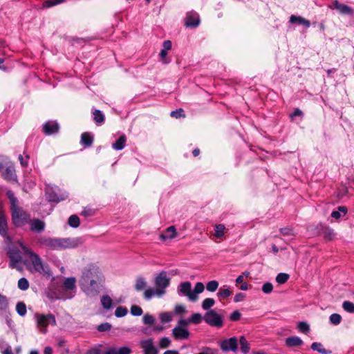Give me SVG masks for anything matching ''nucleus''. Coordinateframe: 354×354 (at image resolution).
I'll return each instance as SVG.
<instances>
[{
  "label": "nucleus",
  "mask_w": 354,
  "mask_h": 354,
  "mask_svg": "<svg viewBox=\"0 0 354 354\" xmlns=\"http://www.w3.org/2000/svg\"><path fill=\"white\" fill-rule=\"evenodd\" d=\"M185 312V308L182 305H176L175 307V313L181 314Z\"/></svg>",
  "instance_id": "69168bd1"
},
{
  "label": "nucleus",
  "mask_w": 354,
  "mask_h": 354,
  "mask_svg": "<svg viewBox=\"0 0 354 354\" xmlns=\"http://www.w3.org/2000/svg\"><path fill=\"white\" fill-rule=\"evenodd\" d=\"M93 114V119L97 124H102L104 122L105 117L102 111L98 109H95Z\"/></svg>",
  "instance_id": "2f4dec72"
},
{
  "label": "nucleus",
  "mask_w": 354,
  "mask_h": 354,
  "mask_svg": "<svg viewBox=\"0 0 354 354\" xmlns=\"http://www.w3.org/2000/svg\"><path fill=\"white\" fill-rule=\"evenodd\" d=\"M128 313V310L126 307L123 306H118L115 311V315L117 317H124Z\"/></svg>",
  "instance_id": "de8ad7c7"
},
{
  "label": "nucleus",
  "mask_w": 354,
  "mask_h": 354,
  "mask_svg": "<svg viewBox=\"0 0 354 354\" xmlns=\"http://www.w3.org/2000/svg\"><path fill=\"white\" fill-rule=\"evenodd\" d=\"M200 24V17L197 12L192 11L187 13L185 25L187 27L196 28Z\"/></svg>",
  "instance_id": "4468645a"
},
{
  "label": "nucleus",
  "mask_w": 354,
  "mask_h": 354,
  "mask_svg": "<svg viewBox=\"0 0 354 354\" xmlns=\"http://www.w3.org/2000/svg\"><path fill=\"white\" fill-rule=\"evenodd\" d=\"M222 351L225 353L234 352L236 353L239 347V341L236 337L223 339L218 343Z\"/></svg>",
  "instance_id": "0eeeda50"
},
{
  "label": "nucleus",
  "mask_w": 354,
  "mask_h": 354,
  "mask_svg": "<svg viewBox=\"0 0 354 354\" xmlns=\"http://www.w3.org/2000/svg\"><path fill=\"white\" fill-rule=\"evenodd\" d=\"M142 322L145 325L151 326L155 322V318L153 315L147 313L142 317Z\"/></svg>",
  "instance_id": "c03bdc74"
},
{
  "label": "nucleus",
  "mask_w": 354,
  "mask_h": 354,
  "mask_svg": "<svg viewBox=\"0 0 354 354\" xmlns=\"http://www.w3.org/2000/svg\"><path fill=\"white\" fill-rule=\"evenodd\" d=\"M303 340L297 336H291L286 339V344L288 347H298L303 345Z\"/></svg>",
  "instance_id": "5701e85b"
},
{
  "label": "nucleus",
  "mask_w": 354,
  "mask_h": 354,
  "mask_svg": "<svg viewBox=\"0 0 354 354\" xmlns=\"http://www.w3.org/2000/svg\"><path fill=\"white\" fill-rule=\"evenodd\" d=\"M46 196L50 202L59 203L66 200L68 194L66 192H62L58 187H55V189L47 187L46 189Z\"/></svg>",
  "instance_id": "423d86ee"
},
{
  "label": "nucleus",
  "mask_w": 354,
  "mask_h": 354,
  "mask_svg": "<svg viewBox=\"0 0 354 354\" xmlns=\"http://www.w3.org/2000/svg\"><path fill=\"white\" fill-rule=\"evenodd\" d=\"M225 226L223 224H217L214 226V236L218 238H222L225 234Z\"/></svg>",
  "instance_id": "c9c22d12"
},
{
  "label": "nucleus",
  "mask_w": 354,
  "mask_h": 354,
  "mask_svg": "<svg viewBox=\"0 0 354 354\" xmlns=\"http://www.w3.org/2000/svg\"><path fill=\"white\" fill-rule=\"evenodd\" d=\"M36 321L38 326L41 328H46L49 324L53 326L56 325L55 317L52 314L48 315H35Z\"/></svg>",
  "instance_id": "9b49d317"
},
{
  "label": "nucleus",
  "mask_w": 354,
  "mask_h": 354,
  "mask_svg": "<svg viewBox=\"0 0 354 354\" xmlns=\"http://www.w3.org/2000/svg\"><path fill=\"white\" fill-rule=\"evenodd\" d=\"M65 0H47L44 3V7L50 8L57 4L64 3Z\"/></svg>",
  "instance_id": "603ef678"
},
{
  "label": "nucleus",
  "mask_w": 354,
  "mask_h": 354,
  "mask_svg": "<svg viewBox=\"0 0 354 354\" xmlns=\"http://www.w3.org/2000/svg\"><path fill=\"white\" fill-rule=\"evenodd\" d=\"M184 111L182 109H177L176 111H173L171 112L170 115L173 118H184Z\"/></svg>",
  "instance_id": "13d9d810"
},
{
  "label": "nucleus",
  "mask_w": 354,
  "mask_h": 354,
  "mask_svg": "<svg viewBox=\"0 0 354 354\" xmlns=\"http://www.w3.org/2000/svg\"><path fill=\"white\" fill-rule=\"evenodd\" d=\"M297 328L303 333H307L310 330V326L306 322H299L297 324Z\"/></svg>",
  "instance_id": "3c124183"
},
{
  "label": "nucleus",
  "mask_w": 354,
  "mask_h": 354,
  "mask_svg": "<svg viewBox=\"0 0 354 354\" xmlns=\"http://www.w3.org/2000/svg\"><path fill=\"white\" fill-rule=\"evenodd\" d=\"M177 292L180 296H186L190 301L192 295V284L189 281L182 282L178 286Z\"/></svg>",
  "instance_id": "f3484780"
},
{
  "label": "nucleus",
  "mask_w": 354,
  "mask_h": 354,
  "mask_svg": "<svg viewBox=\"0 0 354 354\" xmlns=\"http://www.w3.org/2000/svg\"><path fill=\"white\" fill-rule=\"evenodd\" d=\"M171 46H172L171 41L170 40H165L163 41L162 50L168 51L171 49Z\"/></svg>",
  "instance_id": "680f3d73"
},
{
  "label": "nucleus",
  "mask_w": 354,
  "mask_h": 354,
  "mask_svg": "<svg viewBox=\"0 0 354 354\" xmlns=\"http://www.w3.org/2000/svg\"><path fill=\"white\" fill-rule=\"evenodd\" d=\"M202 321V316L199 313L193 314L189 318V322L194 324H199Z\"/></svg>",
  "instance_id": "5fc2aeb1"
},
{
  "label": "nucleus",
  "mask_w": 354,
  "mask_h": 354,
  "mask_svg": "<svg viewBox=\"0 0 354 354\" xmlns=\"http://www.w3.org/2000/svg\"><path fill=\"white\" fill-rule=\"evenodd\" d=\"M3 178L7 181L17 182V176L15 172V165L11 162L3 164V167L0 169Z\"/></svg>",
  "instance_id": "6e6552de"
},
{
  "label": "nucleus",
  "mask_w": 354,
  "mask_h": 354,
  "mask_svg": "<svg viewBox=\"0 0 354 354\" xmlns=\"http://www.w3.org/2000/svg\"><path fill=\"white\" fill-rule=\"evenodd\" d=\"M147 286V281L145 279L142 277H139L136 279V283L134 285V288L137 291L143 290Z\"/></svg>",
  "instance_id": "7c9ffc66"
},
{
  "label": "nucleus",
  "mask_w": 354,
  "mask_h": 354,
  "mask_svg": "<svg viewBox=\"0 0 354 354\" xmlns=\"http://www.w3.org/2000/svg\"><path fill=\"white\" fill-rule=\"evenodd\" d=\"M342 316L338 313H333L329 317V322L334 326L339 325L342 322Z\"/></svg>",
  "instance_id": "4c0bfd02"
},
{
  "label": "nucleus",
  "mask_w": 354,
  "mask_h": 354,
  "mask_svg": "<svg viewBox=\"0 0 354 354\" xmlns=\"http://www.w3.org/2000/svg\"><path fill=\"white\" fill-rule=\"evenodd\" d=\"M342 308L345 311L349 313H354V304L349 301H344L342 304Z\"/></svg>",
  "instance_id": "49530a36"
},
{
  "label": "nucleus",
  "mask_w": 354,
  "mask_h": 354,
  "mask_svg": "<svg viewBox=\"0 0 354 354\" xmlns=\"http://www.w3.org/2000/svg\"><path fill=\"white\" fill-rule=\"evenodd\" d=\"M167 51H165V50H161L159 54V57L162 62L165 64H169L170 62V60L167 58Z\"/></svg>",
  "instance_id": "bf43d9fd"
},
{
  "label": "nucleus",
  "mask_w": 354,
  "mask_h": 354,
  "mask_svg": "<svg viewBox=\"0 0 354 354\" xmlns=\"http://www.w3.org/2000/svg\"><path fill=\"white\" fill-rule=\"evenodd\" d=\"M215 304V301L212 298H207L203 300L202 303V308L204 310H209L210 308H212Z\"/></svg>",
  "instance_id": "a19ab883"
},
{
  "label": "nucleus",
  "mask_w": 354,
  "mask_h": 354,
  "mask_svg": "<svg viewBox=\"0 0 354 354\" xmlns=\"http://www.w3.org/2000/svg\"><path fill=\"white\" fill-rule=\"evenodd\" d=\"M347 213V208L345 206H339L338 210L333 211L331 216L335 219H338Z\"/></svg>",
  "instance_id": "473e14b6"
},
{
  "label": "nucleus",
  "mask_w": 354,
  "mask_h": 354,
  "mask_svg": "<svg viewBox=\"0 0 354 354\" xmlns=\"http://www.w3.org/2000/svg\"><path fill=\"white\" fill-rule=\"evenodd\" d=\"M204 320L212 326L220 328L223 325L222 317L214 310H209L205 313Z\"/></svg>",
  "instance_id": "9d476101"
},
{
  "label": "nucleus",
  "mask_w": 354,
  "mask_h": 354,
  "mask_svg": "<svg viewBox=\"0 0 354 354\" xmlns=\"http://www.w3.org/2000/svg\"><path fill=\"white\" fill-rule=\"evenodd\" d=\"M104 279L100 268L94 265L86 267L80 279L82 290L89 297L96 296L101 290Z\"/></svg>",
  "instance_id": "f257e3e1"
},
{
  "label": "nucleus",
  "mask_w": 354,
  "mask_h": 354,
  "mask_svg": "<svg viewBox=\"0 0 354 354\" xmlns=\"http://www.w3.org/2000/svg\"><path fill=\"white\" fill-rule=\"evenodd\" d=\"M310 348L312 350L315 351H317L318 353L321 354H331L332 352L330 350H326L323 347V345L320 342H313Z\"/></svg>",
  "instance_id": "cd10ccee"
},
{
  "label": "nucleus",
  "mask_w": 354,
  "mask_h": 354,
  "mask_svg": "<svg viewBox=\"0 0 354 354\" xmlns=\"http://www.w3.org/2000/svg\"><path fill=\"white\" fill-rule=\"evenodd\" d=\"M218 287V282L215 280H212L209 281L206 285L207 290L209 292H214L217 290Z\"/></svg>",
  "instance_id": "8fccbe9b"
},
{
  "label": "nucleus",
  "mask_w": 354,
  "mask_h": 354,
  "mask_svg": "<svg viewBox=\"0 0 354 354\" xmlns=\"http://www.w3.org/2000/svg\"><path fill=\"white\" fill-rule=\"evenodd\" d=\"M189 319L187 320L185 319H181L178 322V324L176 326H180L181 327H186L189 324Z\"/></svg>",
  "instance_id": "338daca9"
},
{
  "label": "nucleus",
  "mask_w": 354,
  "mask_h": 354,
  "mask_svg": "<svg viewBox=\"0 0 354 354\" xmlns=\"http://www.w3.org/2000/svg\"><path fill=\"white\" fill-rule=\"evenodd\" d=\"M30 224V231L36 233L42 232L45 229V223L39 218L30 219L28 223Z\"/></svg>",
  "instance_id": "a211bd4d"
},
{
  "label": "nucleus",
  "mask_w": 354,
  "mask_h": 354,
  "mask_svg": "<svg viewBox=\"0 0 354 354\" xmlns=\"http://www.w3.org/2000/svg\"><path fill=\"white\" fill-rule=\"evenodd\" d=\"M59 126L56 121H48L43 125V131L47 136L55 134L59 131Z\"/></svg>",
  "instance_id": "dca6fc26"
},
{
  "label": "nucleus",
  "mask_w": 354,
  "mask_h": 354,
  "mask_svg": "<svg viewBox=\"0 0 354 354\" xmlns=\"http://www.w3.org/2000/svg\"><path fill=\"white\" fill-rule=\"evenodd\" d=\"M7 254L10 260V267L18 268L19 264L21 262V255L19 249L15 245H10L8 248Z\"/></svg>",
  "instance_id": "1a4fd4ad"
},
{
  "label": "nucleus",
  "mask_w": 354,
  "mask_h": 354,
  "mask_svg": "<svg viewBox=\"0 0 354 354\" xmlns=\"http://www.w3.org/2000/svg\"><path fill=\"white\" fill-rule=\"evenodd\" d=\"M0 313L5 315L7 324L10 325L11 319L9 318L8 301L6 297L0 294Z\"/></svg>",
  "instance_id": "6ab92c4d"
},
{
  "label": "nucleus",
  "mask_w": 354,
  "mask_h": 354,
  "mask_svg": "<svg viewBox=\"0 0 354 354\" xmlns=\"http://www.w3.org/2000/svg\"><path fill=\"white\" fill-rule=\"evenodd\" d=\"M132 350L129 346H122L120 348L111 347L109 348L104 354H131Z\"/></svg>",
  "instance_id": "412c9836"
},
{
  "label": "nucleus",
  "mask_w": 354,
  "mask_h": 354,
  "mask_svg": "<svg viewBox=\"0 0 354 354\" xmlns=\"http://www.w3.org/2000/svg\"><path fill=\"white\" fill-rule=\"evenodd\" d=\"M75 282L74 277H68L64 281V287L66 290H73L75 289Z\"/></svg>",
  "instance_id": "f704fd0d"
},
{
  "label": "nucleus",
  "mask_w": 354,
  "mask_h": 354,
  "mask_svg": "<svg viewBox=\"0 0 354 354\" xmlns=\"http://www.w3.org/2000/svg\"><path fill=\"white\" fill-rule=\"evenodd\" d=\"M240 346L241 351L243 354H247L250 350V344L244 336H241L239 340H238Z\"/></svg>",
  "instance_id": "c756f323"
},
{
  "label": "nucleus",
  "mask_w": 354,
  "mask_h": 354,
  "mask_svg": "<svg viewBox=\"0 0 354 354\" xmlns=\"http://www.w3.org/2000/svg\"><path fill=\"white\" fill-rule=\"evenodd\" d=\"M6 196L10 203V212L13 225L16 227L24 226L30 221V214L19 205L18 199L12 191L8 190L6 192Z\"/></svg>",
  "instance_id": "7ed1b4c3"
},
{
  "label": "nucleus",
  "mask_w": 354,
  "mask_h": 354,
  "mask_svg": "<svg viewBox=\"0 0 354 354\" xmlns=\"http://www.w3.org/2000/svg\"><path fill=\"white\" fill-rule=\"evenodd\" d=\"M322 234L324 238L328 241L333 240L335 236V233L334 230L327 226H325L322 228Z\"/></svg>",
  "instance_id": "c85d7f7f"
},
{
  "label": "nucleus",
  "mask_w": 354,
  "mask_h": 354,
  "mask_svg": "<svg viewBox=\"0 0 354 354\" xmlns=\"http://www.w3.org/2000/svg\"><path fill=\"white\" fill-rule=\"evenodd\" d=\"M245 297V295L243 293L239 292L237 293L234 298V301L235 302H239L241 301Z\"/></svg>",
  "instance_id": "774afa93"
},
{
  "label": "nucleus",
  "mask_w": 354,
  "mask_h": 354,
  "mask_svg": "<svg viewBox=\"0 0 354 354\" xmlns=\"http://www.w3.org/2000/svg\"><path fill=\"white\" fill-rule=\"evenodd\" d=\"M38 243L50 250H62L73 249L81 244L80 238H52L46 236L38 239Z\"/></svg>",
  "instance_id": "f03ea898"
},
{
  "label": "nucleus",
  "mask_w": 354,
  "mask_h": 354,
  "mask_svg": "<svg viewBox=\"0 0 354 354\" xmlns=\"http://www.w3.org/2000/svg\"><path fill=\"white\" fill-rule=\"evenodd\" d=\"M289 279V274L286 273H279L276 277V281L279 284H283L285 283Z\"/></svg>",
  "instance_id": "79ce46f5"
},
{
  "label": "nucleus",
  "mask_w": 354,
  "mask_h": 354,
  "mask_svg": "<svg viewBox=\"0 0 354 354\" xmlns=\"http://www.w3.org/2000/svg\"><path fill=\"white\" fill-rule=\"evenodd\" d=\"M273 290V286L270 282L265 283L262 286V291L266 294L270 293Z\"/></svg>",
  "instance_id": "4d7b16f0"
},
{
  "label": "nucleus",
  "mask_w": 354,
  "mask_h": 354,
  "mask_svg": "<svg viewBox=\"0 0 354 354\" xmlns=\"http://www.w3.org/2000/svg\"><path fill=\"white\" fill-rule=\"evenodd\" d=\"M177 236L176 229L175 226L171 225L168 227L164 232L160 235V239L165 241L168 239H172Z\"/></svg>",
  "instance_id": "aec40b11"
},
{
  "label": "nucleus",
  "mask_w": 354,
  "mask_h": 354,
  "mask_svg": "<svg viewBox=\"0 0 354 354\" xmlns=\"http://www.w3.org/2000/svg\"><path fill=\"white\" fill-rule=\"evenodd\" d=\"M18 288L21 290H28L29 288L28 281L24 277L19 279L18 281Z\"/></svg>",
  "instance_id": "a18cd8bd"
},
{
  "label": "nucleus",
  "mask_w": 354,
  "mask_h": 354,
  "mask_svg": "<svg viewBox=\"0 0 354 354\" xmlns=\"http://www.w3.org/2000/svg\"><path fill=\"white\" fill-rule=\"evenodd\" d=\"M170 344L171 340L167 337L160 338L159 341V346L162 348H167L170 346Z\"/></svg>",
  "instance_id": "864d4df0"
},
{
  "label": "nucleus",
  "mask_w": 354,
  "mask_h": 354,
  "mask_svg": "<svg viewBox=\"0 0 354 354\" xmlns=\"http://www.w3.org/2000/svg\"><path fill=\"white\" fill-rule=\"evenodd\" d=\"M17 243L23 252L29 257L33 266V268L36 272L44 275H50L48 266L46 263H43L41 259L38 254H35L32 250L27 248L22 242L18 241Z\"/></svg>",
  "instance_id": "39448f33"
},
{
  "label": "nucleus",
  "mask_w": 354,
  "mask_h": 354,
  "mask_svg": "<svg viewBox=\"0 0 354 354\" xmlns=\"http://www.w3.org/2000/svg\"><path fill=\"white\" fill-rule=\"evenodd\" d=\"M156 289L147 288L144 292V298L150 300L153 296L161 297L166 293V288L170 284V279L165 271L160 272L154 279Z\"/></svg>",
  "instance_id": "20e7f679"
},
{
  "label": "nucleus",
  "mask_w": 354,
  "mask_h": 354,
  "mask_svg": "<svg viewBox=\"0 0 354 354\" xmlns=\"http://www.w3.org/2000/svg\"><path fill=\"white\" fill-rule=\"evenodd\" d=\"M93 142V136L88 132H84L81 136V144L85 147H91Z\"/></svg>",
  "instance_id": "bb28decb"
},
{
  "label": "nucleus",
  "mask_w": 354,
  "mask_h": 354,
  "mask_svg": "<svg viewBox=\"0 0 354 354\" xmlns=\"http://www.w3.org/2000/svg\"><path fill=\"white\" fill-rule=\"evenodd\" d=\"M334 8L338 10L340 13L344 15H352L353 10L351 7L347 5L339 3L338 1H335L333 2Z\"/></svg>",
  "instance_id": "b1692460"
},
{
  "label": "nucleus",
  "mask_w": 354,
  "mask_h": 354,
  "mask_svg": "<svg viewBox=\"0 0 354 354\" xmlns=\"http://www.w3.org/2000/svg\"><path fill=\"white\" fill-rule=\"evenodd\" d=\"M111 328V325L109 323L101 324L97 326V330L100 332L109 331Z\"/></svg>",
  "instance_id": "052dcab7"
},
{
  "label": "nucleus",
  "mask_w": 354,
  "mask_h": 354,
  "mask_svg": "<svg viewBox=\"0 0 354 354\" xmlns=\"http://www.w3.org/2000/svg\"><path fill=\"white\" fill-rule=\"evenodd\" d=\"M30 157L28 155H26V157H23L22 155H19L18 156V159L20 162V164L23 167H27L28 165V160H29Z\"/></svg>",
  "instance_id": "6e6d98bb"
},
{
  "label": "nucleus",
  "mask_w": 354,
  "mask_h": 354,
  "mask_svg": "<svg viewBox=\"0 0 354 354\" xmlns=\"http://www.w3.org/2000/svg\"><path fill=\"white\" fill-rule=\"evenodd\" d=\"M205 286L203 283L197 282L195 284L194 290H192V295H190V301H196L198 299V294L202 293L204 291Z\"/></svg>",
  "instance_id": "4be33fe9"
},
{
  "label": "nucleus",
  "mask_w": 354,
  "mask_h": 354,
  "mask_svg": "<svg viewBox=\"0 0 354 354\" xmlns=\"http://www.w3.org/2000/svg\"><path fill=\"white\" fill-rule=\"evenodd\" d=\"M126 141V136L124 135H122L121 136L119 137L118 139H117V140L114 143H113V149L117 151L123 149L125 147Z\"/></svg>",
  "instance_id": "a878e982"
},
{
  "label": "nucleus",
  "mask_w": 354,
  "mask_h": 354,
  "mask_svg": "<svg viewBox=\"0 0 354 354\" xmlns=\"http://www.w3.org/2000/svg\"><path fill=\"white\" fill-rule=\"evenodd\" d=\"M130 312L133 316L136 317H139L143 313L142 309L137 305H132L130 308Z\"/></svg>",
  "instance_id": "37998d69"
},
{
  "label": "nucleus",
  "mask_w": 354,
  "mask_h": 354,
  "mask_svg": "<svg viewBox=\"0 0 354 354\" xmlns=\"http://www.w3.org/2000/svg\"><path fill=\"white\" fill-rule=\"evenodd\" d=\"M101 304L104 309L109 310L112 308L113 300L109 295H104L101 298Z\"/></svg>",
  "instance_id": "72a5a7b5"
},
{
  "label": "nucleus",
  "mask_w": 354,
  "mask_h": 354,
  "mask_svg": "<svg viewBox=\"0 0 354 354\" xmlns=\"http://www.w3.org/2000/svg\"><path fill=\"white\" fill-rule=\"evenodd\" d=\"M68 223L71 227L76 228L80 225V218L77 215H71L68 218Z\"/></svg>",
  "instance_id": "58836bf2"
},
{
  "label": "nucleus",
  "mask_w": 354,
  "mask_h": 354,
  "mask_svg": "<svg viewBox=\"0 0 354 354\" xmlns=\"http://www.w3.org/2000/svg\"><path fill=\"white\" fill-rule=\"evenodd\" d=\"M189 332L186 327L176 326L172 330V335L176 340L187 339L189 337Z\"/></svg>",
  "instance_id": "ddd939ff"
},
{
  "label": "nucleus",
  "mask_w": 354,
  "mask_h": 354,
  "mask_svg": "<svg viewBox=\"0 0 354 354\" xmlns=\"http://www.w3.org/2000/svg\"><path fill=\"white\" fill-rule=\"evenodd\" d=\"M241 313L238 310L234 311L230 315V319L232 321H237L241 317Z\"/></svg>",
  "instance_id": "e2e57ef3"
},
{
  "label": "nucleus",
  "mask_w": 354,
  "mask_h": 354,
  "mask_svg": "<svg viewBox=\"0 0 354 354\" xmlns=\"http://www.w3.org/2000/svg\"><path fill=\"white\" fill-rule=\"evenodd\" d=\"M16 311L20 316H24L26 314V306L24 302H18L16 305Z\"/></svg>",
  "instance_id": "ea45409f"
},
{
  "label": "nucleus",
  "mask_w": 354,
  "mask_h": 354,
  "mask_svg": "<svg viewBox=\"0 0 354 354\" xmlns=\"http://www.w3.org/2000/svg\"><path fill=\"white\" fill-rule=\"evenodd\" d=\"M159 318L162 324H167L172 321L173 315L171 313L164 312L159 315Z\"/></svg>",
  "instance_id": "e433bc0d"
},
{
  "label": "nucleus",
  "mask_w": 354,
  "mask_h": 354,
  "mask_svg": "<svg viewBox=\"0 0 354 354\" xmlns=\"http://www.w3.org/2000/svg\"><path fill=\"white\" fill-rule=\"evenodd\" d=\"M289 22L291 24L297 23L301 25H304L306 28L310 26V22L300 16L291 15L289 19Z\"/></svg>",
  "instance_id": "393cba45"
},
{
  "label": "nucleus",
  "mask_w": 354,
  "mask_h": 354,
  "mask_svg": "<svg viewBox=\"0 0 354 354\" xmlns=\"http://www.w3.org/2000/svg\"><path fill=\"white\" fill-rule=\"evenodd\" d=\"M140 346L143 348L144 354L158 353V349L154 346L152 339L141 341Z\"/></svg>",
  "instance_id": "2eb2a0df"
},
{
  "label": "nucleus",
  "mask_w": 354,
  "mask_h": 354,
  "mask_svg": "<svg viewBox=\"0 0 354 354\" xmlns=\"http://www.w3.org/2000/svg\"><path fill=\"white\" fill-rule=\"evenodd\" d=\"M8 222L2 203L0 202V235L4 238L9 239L8 235Z\"/></svg>",
  "instance_id": "f8f14e48"
},
{
  "label": "nucleus",
  "mask_w": 354,
  "mask_h": 354,
  "mask_svg": "<svg viewBox=\"0 0 354 354\" xmlns=\"http://www.w3.org/2000/svg\"><path fill=\"white\" fill-rule=\"evenodd\" d=\"M232 294V292L228 288H221L217 293V296L220 299H226L229 297Z\"/></svg>",
  "instance_id": "09e8293b"
},
{
  "label": "nucleus",
  "mask_w": 354,
  "mask_h": 354,
  "mask_svg": "<svg viewBox=\"0 0 354 354\" xmlns=\"http://www.w3.org/2000/svg\"><path fill=\"white\" fill-rule=\"evenodd\" d=\"M291 232H292V229H290L289 227H282V228L280 229V232L283 236H288V235L292 234V233Z\"/></svg>",
  "instance_id": "0e129e2a"
}]
</instances>
